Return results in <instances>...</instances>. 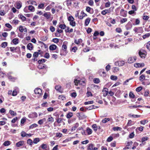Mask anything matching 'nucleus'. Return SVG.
<instances>
[{
	"mask_svg": "<svg viewBox=\"0 0 150 150\" xmlns=\"http://www.w3.org/2000/svg\"><path fill=\"white\" fill-rule=\"evenodd\" d=\"M67 19L69 22V24L74 27L76 26V22L74 21V19L72 16H70L68 17Z\"/></svg>",
	"mask_w": 150,
	"mask_h": 150,
	"instance_id": "nucleus-1",
	"label": "nucleus"
},
{
	"mask_svg": "<svg viewBox=\"0 0 150 150\" xmlns=\"http://www.w3.org/2000/svg\"><path fill=\"white\" fill-rule=\"evenodd\" d=\"M139 54L141 58H144L146 54V52L144 50H141L139 52Z\"/></svg>",
	"mask_w": 150,
	"mask_h": 150,
	"instance_id": "nucleus-2",
	"label": "nucleus"
},
{
	"mask_svg": "<svg viewBox=\"0 0 150 150\" xmlns=\"http://www.w3.org/2000/svg\"><path fill=\"white\" fill-rule=\"evenodd\" d=\"M74 83L76 85H78V84L84 86L85 83L84 81L78 80L77 79L75 80Z\"/></svg>",
	"mask_w": 150,
	"mask_h": 150,
	"instance_id": "nucleus-3",
	"label": "nucleus"
},
{
	"mask_svg": "<svg viewBox=\"0 0 150 150\" xmlns=\"http://www.w3.org/2000/svg\"><path fill=\"white\" fill-rule=\"evenodd\" d=\"M34 92L35 94L38 95V96H42V91L41 89L39 88H36L35 89Z\"/></svg>",
	"mask_w": 150,
	"mask_h": 150,
	"instance_id": "nucleus-4",
	"label": "nucleus"
},
{
	"mask_svg": "<svg viewBox=\"0 0 150 150\" xmlns=\"http://www.w3.org/2000/svg\"><path fill=\"white\" fill-rule=\"evenodd\" d=\"M136 59V57H129L127 61L129 63H132L134 62Z\"/></svg>",
	"mask_w": 150,
	"mask_h": 150,
	"instance_id": "nucleus-5",
	"label": "nucleus"
},
{
	"mask_svg": "<svg viewBox=\"0 0 150 150\" xmlns=\"http://www.w3.org/2000/svg\"><path fill=\"white\" fill-rule=\"evenodd\" d=\"M94 145L92 144H88V150H97L98 148L96 147L93 148Z\"/></svg>",
	"mask_w": 150,
	"mask_h": 150,
	"instance_id": "nucleus-6",
	"label": "nucleus"
},
{
	"mask_svg": "<svg viewBox=\"0 0 150 150\" xmlns=\"http://www.w3.org/2000/svg\"><path fill=\"white\" fill-rule=\"evenodd\" d=\"M19 30L21 32H23L24 31L25 32H27V30L26 28L25 27H23L21 25L19 27Z\"/></svg>",
	"mask_w": 150,
	"mask_h": 150,
	"instance_id": "nucleus-7",
	"label": "nucleus"
},
{
	"mask_svg": "<svg viewBox=\"0 0 150 150\" xmlns=\"http://www.w3.org/2000/svg\"><path fill=\"white\" fill-rule=\"evenodd\" d=\"M24 143L23 141H20L16 144V146L17 147H19L23 146Z\"/></svg>",
	"mask_w": 150,
	"mask_h": 150,
	"instance_id": "nucleus-8",
	"label": "nucleus"
},
{
	"mask_svg": "<svg viewBox=\"0 0 150 150\" xmlns=\"http://www.w3.org/2000/svg\"><path fill=\"white\" fill-rule=\"evenodd\" d=\"M46 68V66L44 64H39L38 66V68L39 69H45Z\"/></svg>",
	"mask_w": 150,
	"mask_h": 150,
	"instance_id": "nucleus-9",
	"label": "nucleus"
},
{
	"mask_svg": "<svg viewBox=\"0 0 150 150\" xmlns=\"http://www.w3.org/2000/svg\"><path fill=\"white\" fill-rule=\"evenodd\" d=\"M144 66V63L141 64L136 63L134 64V66L136 67H142Z\"/></svg>",
	"mask_w": 150,
	"mask_h": 150,
	"instance_id": "nucleus-10",
	"label": "nucleus"
},
{
	"mask_svg": "<svg viewBox=\"0 0 150 150\" xmlns=\"http://www.w3.org/2000/svg\"><path fill=\"white\" fill-rule=\"evenodd\" d=\"M79 126V124L78 123H76L75 124L74 126L72 127L71 131L73 132V131L75 130Z\"/></svg>",
	"mask_w": 150,
	"mask_h": 150,
	"instance_id": "nucleus-11",
	"label": "nucleus"
},
{
	"mask_svg": "<svg viewBox=\"0 0 150 150\" xmlns=\"http://www.w3.org/2000/svg\"><path fill=\"white\" fill-rule=\"evenodd\" d=\"M110 9H105V10H103L101 12V14L103 15H105L106 14L110 13Z\"/></svg>",
	"mask_w": 150,
	"mask_h": 150,
	"instance_id": "nucleus-12",
	"label": "nucleus"
},
{
	"mask_svg": "<svg viewBox=\"0 0 150 150\" xmlns=\"http://www.w3.org/2000/svg\"><path fill=\"white\" fill-rule=\"evenodd\" d=\"M116 64H118V65L119 66H122L124 65L125 62L123 61H119L116 62Z\"/></svg>",
	"mask_w": 150,
	"mask_h": 150,
	"instance_id": "nucleus-13",
	"label": "nucleus"
},
{
	"mask_svg": "<svg viewBox=\"0 0 150 150\" xmlns=\"http://www.w3.org/2000/svg\"><path fill=\"white\" fill-rule=\"evenodd\" d=\"M57 47V46L54 45H52L50 46L49 49L50 50H55Z\"/></svg>",
	"mask_w": 150,
	"mask_h": 150,
	"instance_id": "nucleus-14",
	"label": "nucleus"
},
{
	"mask_svg": "<svg viewBox=\"0 0 150 150\" xmlns=\"http://www.w3.org/2000/svg\"><path fill=\"white\" fill-rule=\"evenodd\" d=\"M90 20L91 19L89 18H88L86 19L85 22V26H87L88 25Z\"/></svg>",
	"mask_w": 150,
	"mask_h": 150,
	"instance_id": "nucleus-15",
	"label": "nucleus"
},
{
	"mask_svg": "<svg viewBox=\"0 0 150 150\" xmlns=\"http://www.w3.org/2000/svg\"><path fill=\"white\" fill-rule=\"evenodd\" d=\"M55 89L58 91L61 92L62 91L61 86L60 85H57L55 87Z\"/></svg>",
	"mask_w": 150,
	"mask_h": 150,
	"instance_id": "nucleus-16",
	"label": "nucleus"
},
{
	"mask_svg": "<svg viewBox=\"0 0 150 150\" xmlns=\"http://www.w3.org/2000/svg\"><path fill=\"white\" fill-rule=\"evenodd\" d=\"M112 129L114 131H121L122 129V128L118 127H115L112 128Z\"/></svg>",
	"mask_w": 150,
	"mask_h": 150,
	"instance_id": "nucleus-17",
	"label": "nucleus"
},
{
	"mask_svg": "<svg viewBox=\"0 0 150 150\" xmlns=\"http://www.w3.org/2000/svg\"><path fill=\"white\" fill-rule=\"evenodd\" d=\"M46 120V119L45 118H43L42 119L39 120L38 121V123L40 125L42 124L44 122H45Z\"/></svg>",
	"mask_w": 150,
	"mask_h": 150,
	"instance_id": "nucleus-18",
	"label": "nucleus"
},
{
	"mask_svg": "<svg viewBox=\"0 0 150 150\" xmlns=\"http://www.w3.org/2000/svg\"><path fill=\"white\" fill-rule=\"evenodd\" d=\"M86 132L88 135L91 134L93 132L92 130L88 127L87 128Z\"/></svg>",
	"mask_w": 150,
	"mask_h": 150,
	"instance_id": "nucleus-19",
	"label": "nucleus"
},
{
	"mask_svg": "<svg viewBox=\"0 0 150 150\" xmlns=\"http://www.w3.org/2000/svg\"><path fill=\"white\" fill-rule=\"evenodd\" d=\"M27 47L28 49L29 50H32L33 47V44L31 43H29L27 45Z\"/></svg>",
	"mask_w": 150,
	"mask_h": 150,
	"instance_id": "nucleus-20",
	"label": "nucleus"
},
{
	"mask_svg": "<svg viewBox=\"0 0 150 150\" xmlns=\"http://www.w3.org/2000/svg\"><path fill=\"white\" fill-rule=\"evenodd\" d=\"M47 121L52 123L54 121V119L53 117H52L51 116H49L48 117Z\"/></svg>",
	"mask_w": 150,
	"mask_h": 150,
	"instance_id": "nucleus-21",
	"label": "nucleus"
},
{
	"mask_svg": "<svg viewBox=\"0 0 150 150\" xmlns=\"http://www.w3.org/2000/svg\"><path fill=\"white\" fill-rule=\"evenodd\" d=\"M110 120V119L109 118H105L102 120V122L103 123H105Z\"/></svg>",
	"mask_w": 150,
	"mask_h": 150,
	"instance_id": "nucleus-22",
	"label": "nucleus"
},
{
	"mask_svg": "<svg viewBox=\"0 0 150 150\" xmlns=\"http://www.w3.org/2000/svg\"><path fill=\"white\" fill-rule=\"evenodd\" d=\"M12 41L14 45H16L18 43V40L17 38H15Z\"/></svg>",
	"mask_w": 150,
	"mask_h": 150,
	"instance_id": "nucleus-23",
	"label": "nucleus"
},
{
	"mask_svg": "<svg viewBox=\"0 0 150 150\" xmlns=\"http://www.w3.org/2000/svg\"><path fill=\"white\" fill-rule=\"evenodd\" d=\"M22 6V4L20 2H18L16 3V7L18 9H20Z\"/></svg>",
	"mask_w": 150,
	"mask_h": 150,
	"instance_id": "nucleus-24",
	"label": "nucleus"
},
{
	"mask_svg": "<svg viewBox=\"0 0 150 150\" xmlns=\"http://www.w3.org/2000/svg\"><path fill=\"white\" fill-rule=\"evenodd\" d=\"M47 147V145L46 144H42L39 147V149L42 148L43 149H45Z\"/></svg>",
	"mask_w": 150,
	"mask_h": 150,
	"instance_id": "nucleus-25",
	"label": "nucleus"
},
{
	"mask_svg": "<svg viewBox=\"0 0 150 150\" xmlns=\"http://www.w3.org/2000/svg\"><path fill=\"white\" fill-rule=\"evenodd\" d=\"M145 79V76L144 75H142L140 76L139 78V80L141 81H143Z\"/></svg>",
	"mask_w": 150,
	"mask_h": 150,
	"instance_id": "nucleus-26",
	"label": "nucleus"
},
{
	"mask_svg": "<svg viewBox=\"0 0 150 150\" xmlns=\"http://www.w3.org/2000/svg\"><path fill=\"white\" fill-rule=\"evenodd\" d=\"M11 142L9 141H6L4 142L3 145L5 146H8L11 144Z\"/></svg>",
	"mask_w": 150,
	"mask_h": 150,
	"instance_id": "nucleus-27",
	"label": "nucleus"
},
{
	"mask_svg": "<svg viewBox=\"0 0 150 150\" xmlns=\"http://www.w3.org/2000/svg\"><path fill=\"white\" fill-rule=\"evenodd\" d=\"M38 126V125L35 123H34L31 125H30L29 127V129H33V128L34 127H36Z\"/></svg>",
	"mask_w": 150,
	"mask_h": 150,
	"instance_id": "nucleus-28",
	"label": "nucleus"
},
{
	"mask_svg": "<svg viewBox=\"0 0 150 150\" xmlns=\"http://www.w3.org/2000/svg\"><path fill=\"white\" fill-rule=\"evenodd\" d=\"M93 81L94 83L96 84L99 83L100 82V80L98 78L94 79Z\"/></svg>",
	"mask_w": 150,
	"mask_h": 150,
	"instance_id": "nucleus-29",
	"label": "nucleus"
},
{
	"mask_svg": "<svg viewBox=\"0 0 150 150\" xmlns=\"http://www.w3.org/2000/svg\"><path fill=\"white\" fill-rule=\"evenodd\" d=\"M92 128L95 131H96L97 129V126L96 124H93L92 126Z\"/></svg>",
	"mask_w": 150,
	"mask_h": 150,
	"instance_id": "nucleus-30",
	"label": "nucleus"
},
{
	"mask_svg": "<svg viewBox=\"0 0 150 150\" xmlns=\"http://www.w3.org/2000/svg\"><path fill=\"white\" fill-rule=\"evenodd\" d=\"M73 113L71 112L69 113L67 115V118H70L73 116Z\"/></svg>",
	"mask_w": 150,
	"mask_h": 150,
	"instance_id": "nucleus-31",
	"label": "nucleus"
},
{
	"mask_svg": "<svg viewBox=\"0 0 150 150\" xmlns=\"http://www.w3.org/2000/svg\"><path fill=\"white\" fill-rule=\"evenodd\" d=\"M59 27L61 29H64L66 28V26L65 24H60L59 26Z\"/></svg>",
	"mask_w": 150,
	"mask_h": 150,
	"instance_id": "nucleus-32",
	"label": "nucleus"
},
{
	"mask_svg": "<svg viewBox=\"0 0 150 150\" xmlns=\"http://www.w3.org/2000/svg\"><path fill=\"white\" fill-rule=\"evenodd\" d=\"M110 79L112 80L115 81L117 79V78L116 76L112 75L110 76Z\"/></svg>",
	"mask_w": 150,
	"mask_h": 150,
	"instance_id": "nucleus-33",
	"label": "nucleus"
},
{
	"mask_svg": "<svg viewBox=\"0 0 150 150\" xmlns=\"http://www.w3.org/2000/svg\"><path fill=\"white\" fill-rule=\"evenodd\" d=\"M40 141L39 138H35L33 140V142L34 144H37Z\"/></svg>",
	"mask_w": 150,
	"mask_h": 150,
	"instance_id": "nucleus-34",
	"label": "nucleus"
},
{
	"mask_svg": "<svg viewBox=\"0 0 150 150\" xmlns=\"http://www.w3.org/2000/svg\"><path fill=\"white\" fill-rule=\"evenodd\" d=\"M7 43L6 42H3L1 44V46L2 47L5 48L7 46Z\"/></svg>",
	"mask_w": 150,
	"mask_h": 150,
	"instance_id": "nucleus-35",
	"label": "nucleus"
},
{
	"mask_svg": "<svg viewBox=\"0 0 150 150\" xmlns=\"http://www.w3.org/2000/svg\"><path fill=\"white\" fill-rule=\"evenodd\" d=\"M9 112L13 116H16V113L12 110H10Z\"/></svg>",
	"mask_w": 150,
	"mask_h": 150,
	"instance_id": "nucleus-36",
	"label": "nucleus"
},
{
	"mask_svg": "<svg viewBox=\"0 0 150 150\" xmlns=\"http://www.w3.org/2000/svg\"><path fill=\"white\" fill-rule=\"evenodd\" d=\"M27 142L28 144H29L30 145H32L33 143L32 140L30 139H29L27 140Z\"/></svg>",
	"mask_w": 150,
	"mask_h": 150,
	"instance_id": "nucleus-37",
	"label": "nucleus"
},
{
	"mask_svg": "<svg viewBox=\"0 0 150 150\" xmlns=\"http://www.w3.org/2000/svg\"><path fill=\"white\" fill-rule=\"evenodd\" d=\"M43 16L47 19H49L50 17V14H48L47 13H45L44 14Z\"/></svg>",
	"mask_w": 150,
	"mask_h": 150,
	"instance_id": "nucleus-38",
	"label": "nucleus"
},
{
	"mask_svg": "<svg viewBox=\"0 0 150 150\" xmlns=\"http://www.w3.org/2000/svg\"><path fill=\"white\" fill-rule=\"evenodd\" d=\"M142 107V106H141L140 105H137V106L135 105H134L132 106H129V107L131 109H132V108H139V107Z\"/></svg>",
	"mask_w": 150,
	"mask_h": 150,
	"instance_id": "nucleus-39",
	"label": "nucleus"
},
{
	"mask_svg": "<svg viewBox=\"0 0 150 150\" xmlns=\"http://www.w3.org/2000/svg\"><path fill=\"white\" fill-rule=\"evenodd\" d=\"M82 42V40L81 39H79L78 40H75L74 41V42L77 44H79L80 43Z\"/></svg>",
	"mask_w": 150,
	"mask_h": 150,
	"instance_id": "nucleus-40",
	"label": "nucleus"
},
{
	"mask_svg": "<svg viewBox=\"0 0 150 150\" xmlns=\"http://www.w3.org/2000/svg\"><path fill=\"white\" fill-rule=\"evenodd\" d=\"M127 18H123L121 19L120 21V22L121 23H123L127 21Z\"/></svg>",
	"mask_w": 150,
	"mask_h": 150,
	"instance_id": "nucleus-41",
	"label": "nucleus"
},
{
	"mask_svg": "<svg viewBox=\"0 0 150 150\" xmlns=\"http://www.w3.org/2000/svg\"><path fill=\"white\" fill-rule=\"evenodd\" d=\"M28 9L30 11H34V7L31 5L29 6H28Z\"/></svg>",
	"mask_w": 150,
	"mask_h": 150,
	"instance_id": "nucleus-42",
	"label": "nucleus"
},
{
	"mask_svg": "<svg viewBox=\"0 0 150 150\" xmlns=\"http://www.w3.org/2000/svg\"><path fill=\"white\" fill-rule=\"evenodd\" d=\"M93 103V100L87 102H86L84 103V104L85 105L92 104Z\"/></svg>",
	"mask_w": 150,
	"mask_h": 150,
	"instance_id": "nucleus-43",
	"label": "nucleus"
},
{
	"mask_svg": "<svg viewBox=\"0 0 150 150\" xmlns=\"http://www.w3.org/2000/svg\"><path fill=\"white\" fill-rule=\"evenodd\" d=\"M146 47L150 51V41L148 42L146 44Z\"/></svg>",
	"mask_w": 150,
	"mask_h": 150,
	"instance_id": "nucleus-44",
	"label": "nucleus"
},
{
	"mask_svg": "<svg viewBox=\"0 0 150 150\" xmlns=\"http://www.w3.org/2000/svg\"><path fill=\"white\" fill-rule=\"evenodd\" d=\"M26 133L24 131H22L21 133V136L22 137H26Z\"/></svg>",
	"mask_w": 150,
	"mask_h": 150,
	"instance_id": "nucleus-45",
	"label": "nucleus"
},
{
	"mask_svg": "<svg viewBox=\"0 0 150 150\" xmlns=\"http://www.w3.org/2000/svg\"><path fill=\"white\" fill-rule=\"evenodd\" d=\"M96 106L94 105H92L89 106V107L87 108V109L89 110L92 109H95L96 108Z\"/></svg>",
	"mask_w": 150,
	"mask_h": 150,
	"instance_id": "nucleus-46",
	"label": "nucleus"
},
{
	"mask_svg": "<svg viewBox=\"0 0 150 150\" xmlns=\"http://www.w3.org/2000/svg\"><path fill=\"white\" fill-rule=\"evenodd\" d=\"M20 18L22 21H24L25 20L26 18L24 16L22 15H20Z\"/></svg>",
	"mask_w": 150,
	"mask_h": 150,
	"instance_id": "nucleus-47",
	"label": "nucleus"
},
{
	"mask_svg": "<svg viewBox=\"0 0 150 150\" xmlns=\"http://www.w3.org/2000/svg\"><path fill=\"white\" fill-rule=\"evenodd\" d=\"M39 54L38 52H35L33 54V57L35 58H36L38 57Z\"/></svg>",
	"mask_w": 150,
	"mask_h": 150,
	"instance_id": "nucleus-48",
	"label": "nucleus"
},
{
	"mask_svg": "<svg viewBox=\"0 0 150 150\" xmlns=\"http://www.w3.org/2000/svg\"><path fill=\"white\" fill-rule=\"evenodd\" d=\"M150 34L149 33H148L143 35L142 37L144 39H145L146 38L149 37L150 36Z\"/></svg>",
	"mask_w": 150,
	"mask_h": 150,
	"instance_id": "nucleus-49",
	"label": "nucleus"
},
{
	"mask_svg": "<svg viewBox=\"0 0 150 150\" xmlns=\"http://www.w3.org/2000/svg\"><path fill=\"white\" fill-rule=\"evenodd\" d=\"M129 96L131 98H134L135 97V95L132 92H130L129 94Z\"/></svg>",
	"mask_w": 150,
	"mask_h": 150,
	"instance_id": "nucleus-50",
	"label": "nucleus"
},
{
	"mask_svg": "<svg viewBox=\"0 0 150 150\" xmlns=\"http://www.w3.org/2000/svg\"><path fill=\"white\" fill-rule=\"evenodd\" d=\"M149 139V138L147 137H144L142 138V142H144V141L148 140Z\"/></svg>",
	"mask_w": 150,
	"mask_h": 150,
	"instance_id": "nucleus-51",
	"label": "nucleus"
},
{
	"mask_svg": "<svg viewBox=\"0 0 150 150\" xmlns=\"http://www.w3.org/2000/svg\"><path fill=\"white\" fill-rule=\"evenodd\" d=\"M48 39V37L47 36H46L45 37H43L41 38V40L43 41H45L47 40Z\"/></svg>",
	"mask_w": 150,
	"mask_h": 150,
	"instance_id": "nucleus-52",
	"label": "nucleus"
},
{
	"mask_svg": "<svg viewBox=\"0 0 150 150\" xmlns=\"http://www.w3.org/2000/svg\"><path fill=\"white\" fill-rule=\"evenodd\" d=\"M113 139V137L111 136L108 137L107 139V141L108 142H111Z\"/></svg>",
	"mask_w": 150,
	"mask_h": 150,
	"instance_id": "nucleus-53",
	"label": "nucleus"
},
{
	"mask_svg": "<svg viewBox=\"0 0 150 150\" xmlns=\"http://www.w3.org/2000/svg\"><path fill=\"white\" fill-rule=\"evenodd\" d=\"M103 96L105 97L106 96L108 93V92L107 90H105L103 91Z\"/></svg>",
	"mask_w": 150,
	"mask_h": 150,
	"instance_id": "nucleus-54",
	"label": "nucleus"
},
{
	"mask_svg": "<svg viewBox=\"0 0 150 150\" xmlns=\"http://www.w3.org/2000/svg\"><path fill=\"white\" fill-rule=\"evenodd\" d=\"M132 121L131 120H128V122L127 123V126H131L132 124Z\"/></svg>",
	"mask_w": 150,
	"mask_h": 150,
	"instance_id": "nucleus-55",
	"label": "nucleus"
},
{
	"mask_svg": "<svg viewBox=\"0 0 150 150\" xmlns=\"http://www.w3.org/2000/svg\"><path fill=\"white\" fill-rule=\"evenodd\" d=\"M45 62V59H43L39 60V61H38V63L39 64H41L42 63Z\"/></svg>",
	"mask_w": 150,
	"mask_h": 150,
	"instance_id": "nucleus-56",
	"label": "nucleus"
},
{
	"mask_svg": "<svg viewBox=\"0 0 150 150\" xmlns=\"http://www.w3.org/2000/svg\"><path fill=\"white\" fill-rule=\"evenodd\" d=\"M146 121L147 122H148V121L146 120H142L141 121H140V123L141 124L144 125L146 123Z\"/></svg>",
	"mask_w": 150,
	"mask_h": 150,
	"instance_id": "nucleus-57",
	"label": "nucleus"
},
{
	"mask_svg": "<svg viewBox=\"0 0 150 150\" xmlns=\"http://www.w3.org/2000/svg\"><path fill=\"white\" fill-rule=\"evenodd\" d=\"M142 89V87L141 86L138 87L136 88V90L137 92L140 91Z\"/></svg>",
	"mask_w": 150,
	"mask_h": 150,
	"instance_id": "nucleus-58",
	"label": "nucleus"
},
{
	"mask_svg": "<svg viewBox=\"0 0 150 150\" xmlns=\"http://www.w3.org/2000/svg\"><path fill=\"white\" fill-rule=\"evenodd\" d=\"M52 41L54 43H57L59 42V39L57 38H54L52 40Z\"/></svg>",
	"mask_w": 150,
	"mask_h": 150,
	"instance_id": "nucleus-59",
	"label": "nucleus"
},
{
	"mask_svg": "<svg viewBox=\"0 0 150 150\" xmlns=\"http://www.w3.org/2000/svg\"><path fill=\"white\" fill-rule=\"evenodd\" d=\"M17 47H10V49L11 51L13 52L14 50H16Z\"/></svg>",
	"mask_w": 150,
	"mask_h": 150,
	"instance_id": "nucleus-60",
	"label": "nucleus"
},
{
	"mask_svg": "<svg viewBox=\"0 0 150 150\" xmlns=\"http://www.w3.org/2000/svg\"><path fill=\"white\" fill-rule=\"evenodd\" d=\"M44 57L47 59H48L50 57L49 54L48 53H46L44 56Z\"/></svg>",
	"mask_w": 150,
	"mask_h": 150,
	"instance_id": "nucleus-61",
	"label": "nucleus"
},
{
	"mask_svg": "<svg viewBox=\"0 0 150 150\" xmlns=\"http://www.w3.org/2000/svg\"><path fill=\"white\" fill-rule=\"evenodd\" d=\"M110 65L109 64H108L106 67L105 69L107 71H108L109 70H110Z\"/></svg>",
	"mask_w": 150,
	"mask_h": 150,
	"instance_id": "nucleus-62",
	"label": "nucleus"
},
{
	"mask_svg": "<svg viewBox=\"0 0 150 150\" xmlns=\"http://www.w3.org/2000/svg\"><path fill=\"white\" fill-rule=\"evenodd\" d=\"M17 120V117H16L11 120V122L13 123H14Z\"/></svg>",
	"mask_w": 150,
	"mask_h": 150,
	"instance_id": "nucleus-63",
	"label": "nucleus"
},
{
	"mask_svg": "<svg viewBox=\"0 0 150 150\" xmlns=\"http://www.w3.org/2000/svg\"><path fill=\"white\" fill-rule=\"evenodd\" d=\"M110 3L109 1V2H107L105 3V6L106 8L109 7L110 6Z\"/></svg>",
	"mask_w": 150,
	"mask_h": 150,
	"instance_id": "nucleus-64",
	"label": "nucleus"
}]
</instances>
